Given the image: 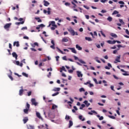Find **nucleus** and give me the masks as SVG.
<instances>
[{
    "mask_svg": "<svg viewBox=\"0 0 129 129\" xmlns=\"http://www.w3.org/2000/svg\"><path fill=\"white\" fill-rule=\"evenodd\" d=\"M67 30L70 33L72 36H75V31L74 30H73L72 27H70L69 28H68Z\"/></svg>",
    "mask_w": 129,
    "mask_h": 129,
    "instance_id": "nucleus-1",
    "label": "nucleus"
},
{
    "mask_svg": "<svg viewBox=\"0 0 129 129\" xmlns=\"http://www.w3.org/2000/svg\"><path fill=\"white\" fill-rule=\"evenodd\" d=\"M11 26H12V23H7L4 26V29L7 30V31H9V29L11 28Z\"/></svg>",
    "mask_w": 129,
    "mask_h": 129,
    "instance_id": "nucleus-2",
    "label": "nucleus"
},
{
    "mask_svg": "<svg viewBox=\"0 0 129 129\" xmlns=\"http://www.w3.org/2000/svg\"><path fill=\"white\" fill-rule=\"evenodd\" d=\"M74 57L75 60H78V61L82 64H86V62H85V61H83L82 59H79V58L77 56H74Z\"/></svg>",
    "mask_w": 129,
    "mask_h": 129,
    "instance_id": "nucleus-3",
    "label": "nucleus"
},
{
    "mask_svg": "<svg viewBox=\"0 0 129 129\" xmlns=\"http://www.w3.org/2000/svg\"><path fill=\"white\" fill-rule=\"evenodd\" d=\"M68 49L69 50H71L72 53H74V54H77V51H76V50H75V48H68Z\"/></svg>",
    "mask_w": 129,
    "mask_h": 129,
    "instance_id": "nucleus-4",
    "label": "nucleus"
},
{
    "mask_svg": "<svg viewBox=\"0 0 129 129\" xmlns=\"http://www.w3.org/2000/svg\"><path fill=\"white\" fill-rule=\"evenodd\" d=\"M110 68H112V66L110 63H108V67H105V69H107V70H109Z\"/></svg>",
    "mask_w": 129,
    "mask_h": 129,
    "instance_id": "nucleus-5",
    "label": "nucleus"
},
{
    "mask_svg": "<svg viewBox=\"0 0 129 129\" xmlns=\"http://www.w3.org/2000/svg\"><path fill=\"white\" fill-rule=\"evenodd\" d=\"M29 120V118H28V117H24L23 119V121L24 122V123H27V122H28Z\"/></svg>",
    "mask_w": 129,
    "mask_h": 129,
    "instance_id": "nucleus-6",
    "label": "nucleus"
},
{
    "mask_svg": "<svg viewBox=\"0 0 129 129\" xmlns=\"http://www.w3.org/2000/svg\"><path fill=\"white\" fill-rule=\"evenodd\" d=\"M43 3H44V7H48V6L50 5V3L48 2V1H46V0H44Z\"/></svg>",
    "mask_w": 129,
    "mask_h": 129,
    "instance_id": "nucleus-7",
    "label": "nucleus"
},
{
    "mask_svg": "<svg viewBox=\"0 0 129 129\" xmlns=\"http://www.w3.org/2000/svg\"><path fill=\"white\" fill-rule=\"evenodd\" d=\"M38 102L36 101V99H33V105H35V106H37L38 105Z\"/></svg>",
    "mask_w": 129,
    "mask_h": 129,
    "instance_id": "nucleus-8",
    "label": "nucleus"
},
{
    "mask_svg": "<svg viewBox=\"0 0 129 129\" xmlns=\"http://www.w3.org/2000/svg\"><path fill=\"white\" fill-rule=\"evenodd\" d=\"M88 114H90V115H92L93 113H95L96 114H97V112L95 111V110H91V112H89Z\"/></svg>",
    "mask_w": 129,
    "mask_h": 129,
    "instance_id": "nucleus-9",
    "label": "nucleus"
},
{
    "mask_svg": "<svg viewBox=\"0 0 129 129\" xmlns=\"http://www.w3.org/2000/svg\"><path fill=\"white\" fill-rule=\"evenodd\" d=\"M13 46H16V47H20V43L19 41H15L13 43Z\"/></svg>",
    "mask_w": 129,
    "mask_h": 129,
    "instance_id": "nucleus-10",
    "label": "nucleus"
},
{
    "mask_svg": "<svg viewBox=\"0 0 129 129\" xmlns=\"http://www.w3.org/2000/svg\"><path fill=\"white\" fill-rule=\"evenodd\" d=\"M67 38H69V37H64L63 38H62L61 42H69V39H68Z\"/></svg>",
    "mask_w": 129,
    "mask_h": 129,
    "instance_id": "nucleus-11",
    "label": "nucleus"
},
{
    "mask_svg": "<svg viewBox=\"0 0 129 129\" xmlns=\"http://www.w3.org/2000/svg\"><path fill=\"white\" fill-rule=\"evenodd\" d=\"M12 56L13 57L15 58L16 60L17 59H18V54H17V53H16L15 52L12 53Z\"/></svg>",
    "mask_w": 129,
    "mask_h": 129,
    "instance_id": "nucleus-12",
    "label": "nucleus"
},
{
    "mask_svg": "<svg viewBox=\"0 0 129 129\" xmlns=\"http://www.w3.org/2000/svg\"><path fill=\"white\" fill-rule=\"evenodd\" d=\"M77 75H78V77H82V76H83V75H82V74H81V72L80 71H77Z\"/></svg>",
    "mask_w": 129,
    "mask_h": 129,
    "instance_id": "nucleus-13",
    "label": "nucleus"
},
{
    "mask_svg": "<svg viewBox=\"0 0 129 129\" xmlns=\"http://www.w3.org/2000/svg\"><path fill=\"white\" fill-rule=\"evenodd\" d=\"M22 89L19 90V95L22 96L23 95V93H24V89H23V87H21Z\"/></svg>",
    "mask_w": 129,
    "mask_h": 129,
    "instance_id": "nucleus-14",
    "label": "nucleus"
},
{
    "mask_svg": "<svg viewBox=\"0 0 129 129\" xmlns=\"http://www.w3.org/2000/svg\"><path fill=\"white\" fill-rule=\"evenodd\" d=\"M36 116H37V117L40 119H43V118H42V117L41 116V114H40V113L38 112H36Z\"/></svg>",
    "mask_w": 129,
    "mask_h": 129,
    "instance_id": "nucleus-15",
    "label": "nucleus"
},
{
    "mask_svg": "<svg viewBox=\"0 0 129 129\" xmlns=\"http://www.w3.org/2000/svg\"><path fill=\"white\" fill-rule=\"evenodd\" d=\"M83 103H85V104L86 105L87 107H88L89 105H90V104L88 103V101L87 100H85L84 101Z\"/></svg>",
    "mask_w": 129,
    "mask_h": 129,
    "instance_id": "nucleus-16",
    "label": "nucleus"
},
{
    "mask_svg": "<svg viewBox=\"0 0 129 129\" xmlns=\"http://www.w3.org/2000/svg\"><path fill=\"white\" fill-rule=\"evenodd\" d=\"M76 48L78 49V50H79V51H81V50H82V47H81L80 46H79V45L78 44H77L76 45Z\"/></svg>",
    "mask_w": 129,
    "mask_h": 129,
    "instance_id": "nucleus-17",
    "label": "nucleus"
},
{
    "mask_svg": "<svg viewBox=\"0 0 129 129\" xmlns=\"http://www.w3.org/2000/svg\"><path fill=\"white\" fill-rule=\"evenodd\" d=\"M115 61H116V62H120V55H119L118 56L116 57Z\"/></svg>",
    "mask_w": 129,
    "mask_h": 129,
    "instance_id": "nucleus-18",
    "label": "nucleus"
},
{
    "mask_svg": "<svg viewBox=\"0 0 129 129\" xmlns=\"http://www.w3.org/2000/svg\"><path fill=\"white\" fill-rule=\"evenodd\" d=\"M50 23L52 27H55V28H57V26L56 25V24H55V21H51Z\"/></svg>",
    "mask_w": 129,
    "mask_h": 129,
    "instance_id": "nucleus-19",
    "label": "nucleus"
},
{
    "mask_svg": "<svg viewBox=\"0 0 129 129\" xmlns=\"http://www.w3.org/2000/svg\"><path fill=\"white\" fill-rule=\"evenodd\" d=\"M79 119L82 120V121H84V120H85V118H83V116L82 115H79Z\"/></svg>",
    "mask_w": 129,
    "mask_h": 129,
    "instance_id": "nucleus-20",
    "label": "nucleus"
},
{
    "mask_svg": "<svg viewBox=\"0 0 129 129\" xmlns=\"http://www.w3.org/2000/svg\"><path fill=\"white\" fill-rule=\"evenodd\" d=\"M33 48H35V47H39V43H38V42H34L33 43Z\"/></svg>",
    "mask_w": 129,
    "mask_h": 129,
    "instance_id": "nucleus-21",
    "label": "nucleus"
},
{
    "mask_svg": "<svg viewBox=\"0 0 129 129\" xmlns=\"http://www.w3.org/2000/svg\"><path fill=\"white\" fill-rule=\"evenodd\" d=\"M35 19L37 20L38 23H42V20H41L40 18L35 17Z\"/></svg>",
    "mask_w": 129,
    "mask_h": 129,
    "instance_id": "nucleus-22",
    "label": "nucleus"
},
{
    "mask_svg": "<svg viewBox=\"0 0 129 129\" xmlns=\"http://www.w3.org/2000/svg\"><path fill=\"white\" fill-rule=\"evenodd\" d=\"M23 111L24 112V113H25L26 114H28V113H29V109H24L23 110Z\"/></svg>",
    "mask_w": 129,
    "mask_h": 129,
    "instance_id": "nucleus-23",
    "label": "nucleus"
},
{
    "mask_svg": "<svg viewBox=\"0 0 129 129\" xmlns=\"http://www.w3.org/2000/svg\"><path fill=\"white\" fill-rule=\"evenodd\" d=\"M72 125H73V121H72V120H70L69 127V128L71 127V126H72Z\"/></svg>",
    "mask_w": 129,
    "mask_h": 129,
    "instance_id": "nucleus-24",
    "label": "nucleus"
},
{
    "mask_svg": "<svg viewBox=\"0 0 129 129\" xmlns=\"http://www.w3.org/2000/svg\"><path fill=\"white\" fill-rule=\"evenodd\" d=\"M85 40L88 41L89 42H91V41H92V39H91V38L88 37H85Z\"/></svg>",
    "mask_w": 129,
    "mask_h": 129,
    "instance_id": "nucleus-25",
    "label": "nucleus"
},
{
    "mask_svg": "<svg viewBox=\"0 0 129 129\" xmlns=\"http://www.w3.org/2000/svg\"><path fill=\"white\" fill-rule=\"evenodd\" d=\"M110 36H111V37H113V38H117V35H116V34L114 33H111Z\"/></svg>",
    "mask_w": 129,
    "mask_h": 129,
    "instance_id": "nucleus-26",
    "label": "nucleus"
},
{
    "mask_svg": "<svg viewBox=\"0 0 129 129\" xmlns=\"http://www.w3.org/2000/svg\"><path fill=\"white\" fill-rule=\"evenodd\" d=\"M97 116L98 117L99 120H102L103 119V116H100V115H97Z\"/></svg>",
    "mask_w": 129,
    "mask_h": 129,
    "instance_id": "nucleus-27",
    "label": "nucleus"
},
{
    "mask_svg": "<svg viewBox=\"0 0 129 129\" xmlns=\"http://www.w3.org/2000/svg\"><path fill=\"white\" fill-rule=\"evenodd\" d=\"M62 71H64L65 72H66V69H65V67H61L60 72H62Z\"/></svg>",
    "mask_w": 129,
    "mask_h": 129,
    "instance_id": "nucleus-28",
    "label": "nucleus"
},
{
    "mask_svg": "<svg viewBox=\"0 0 129 129\" xmlns=\"http://www.w3.org/2000/svg\"><path fill=\"white\" fill-rule=\"evenodd\" d=\"M107 21H108V22H112V17L109 16L108 17V18L107 19Z\"/></svg>",
    "mask_w": 129,
    "mask_h": 129,
    "instance_id": "nucleus-29",
    "label": "nucleus"
},
{
    "mask_svg": "<svg viewBox=\"0 0 129 129\" xmlns=\"http://www.w3.org/2000/svg\"><path fill=\"white\" fill-rule=\"evenodd\" d=\"M24 23H25V21H22L21 22H16V25H23V24H24Z\"/></svg>",
    "mask_w": 129,
    "mask_h": 129,
    "instance_id": "nucleus-30",
    "label": "nucleus"
},
{
    "mask_svg": "<svg viewBox=\"0 0 129 129\" xmlns=\"http://www.w3.org/2000/svg\"><path fill=\"white\" fill-rule=\"evenodd\" d=\"M48 11H47V14L48 15H51V8H47Z\"/></svg>",
    "mask_w": 129,
    "mask_h": 129,
    "instance_id": "nucleus-31",
    "label": "nucleus"
},
{
    "mask_svg": "<svg viewBox=\"0 0 129 129\" xmlns=\"http://www.w3.org/2000/svg\"><path fill=\"white\" fill-rule=\"evenodd\" d=\"M27 128L28 129H33V125L28 124L27 125Z\"/></svg>",
    "mask_w": 129,
    "mask_h": 129,
    "instance_id": "nucleus-32",
    "label": "nucleus"
},
{
    "mask_svg": "<svg viewBox=\"0 0 129 129\" xmlns=\"http://www.w3.org/2000/svg\"><path fill=\"white\" fill-rule=\"evenodd\" d=\"M119 22L122 24V25H124V22H123V20L122 19H119Z\"/></svg>",
    "mask_w": 129,
    "mask_h": 129,
    "instance_id": "nucleus-33",
    "label": "nucleus"
},
{
    "mask_svg": "<svg viewBox=\"0 0 129 129\" xmlns=\"http://www.w3.org/2000/svg\"><path fill=\"white\" fill-rule=\"evenodd\" d=\"M79 91H80V92H85V90L83 88H81L79 89Z\"/></svg>",
    "mask_w": 129,
    "mask_h": 129,
    "instance_id": "nucleus-34",
    "label": "nucleus"
},
{
    "mask_svg": "<svg viewBox=\"0 0 129 129\" xmlns=\"http://www.w3.org/2000/svg\"><path fill=\"white\" fill-rule=\"evenodd\" d=\"M60 88H55L53 89V91H60Z\"/></svg>",
    "mask_w": 129,
    "mask_h": 129,
    "instance_id": "nucleus-35",
    "label": "nucleus"
},
{
    "mask_svg": "<svg viewBox=\"0 0 129 129\" xmlns=\"http://www.w3.org/2000/svg\"><path fill=\"white\" fill-rule=\"evenodd\" d=\"M26 108L27 109H30V105L29 104V103L28 102L26 103Z\"/></svg>",
    "mask_w": 129,
    "mask_h": 129,
    "instance_id": "nucleus-36",
    "label": "nucleus"
},
{
    "mask_svg": "<svg viewBox=\"0 0 129 129\" xmlns=\"http://www.w3.org/2000/svg\"><path fill=\"white\" fill-rule=\"evenodd\" d=\"M55 108H57V106L56 105H52L51 109H55Z\"/></svg>",
    "mask_w": 129,
    "mask_h": 129,
    "instance_id": "nucleus-37",
    "label": "nucleus"
},
{
    "mask_svg": "<svg viewBox=\"0 0 129 129\" xmlns=\"http://www.w3.org/2000/svg\"><path fill=\"white\" fill-rule=\"evenodd\" d=\"M118 14V12L117 11H116V10H115V11L113 12L112 15H116V14Z\"/></svg>",
    "mask_w": 129,
    "mask_h": 129,
    "instance_id": "nucleus-38",
    "label": "nucleus"
},
{
    "mask_svg": "<svg viewBox=\"0 0 129 129\" xmlns=\"http://www.w3.org/2000/svg\"><path fill=\"white\" fill-rule=\"evenodd\" d=\"M108 117L110 118H112V119H115V117H114V116L109 115Z\"/></svg>",
    "mask_w": 129,
    "mask_h": 129,
    "instance_id": "nucleus-39",
    "label": "nucleus"
},
{
    "mask_svg": "<svg viewBox=\"0 0 129 129\" xmlns=\"http://www.w3.org/2000/svg\"><path fill=\"white\" fill-rule=\"evenodd\" d=\"M66 119H67V120H69V119H70V116H69V115H66Z\"/></svg>",
    "mask_w": 129,
    "mask_h": 129,
    "instance_id": "nucleus-40",
    "label": "nucleus"
},
{
    "mask_svg": "<svg viewBox=\"0 0 129 129\" xmlns=\"http://www.w3.org/2000/svg\"><path fill=\"white\" fill-rule=\"evenodd\" d=\"M22 75L25 77H28V74H27L26 73H22Z\"/></svg>",
    "mask_w": 129,
    "mask_h": 129,
    "instance_id": "nucleus-41",
    "label": "nucleus"
},
{
    "mask_svg": "<svg viewBox=\"0 0 129 129\" xmlns=\"http://www.w3.org/2000/svg\"><path fill=\"white\" fill-rule=\"evenodd\" d=\"M58 94H59V92H57L56 93L53 94L52 96H56V95H58Z\"/></svg>",
    "mask_w": 129,
    "mask_h": 129,
    "instance_id": "nucleus-42",
    "label": "nucleus"
},
{
    "mask_svg": "<svg viewBox=\"0 0 129 129\" xmlns=\"http://www.w3.org/2000/svg\"><path fill=\"white\" fill-rule=\"evenodd\" d=\"M100 33H101L102 36H103V37H106V36H105V34H104V33H103V32L102 31H101Z\"/></svg>",
    "mask_w": 129,
    "mask_h": 129,
    "instance_id": "nucleus-43",
    "label": "nucleus"
},
{
    "mask_svg": "<svg viewBox=\"0 0 129 129\" xmlns=\"http://www.w3.org/2000/svg\"><path fill=\"white\" fill-rule=\"evenodd\" d=\"M62 60H64L65 61H67V56H64L62 57Z\"/></svg>",
    "mask_w": 129,
    "mask_h": 129,
    "instance_id": "nucleus-44",
    "label": "nucleus"
},
{
    "mask_svg": "<svg viewBox=\"0 0 129 129\" xmlns=\"http://www.w3.org/2000/svg\"><path fill=\"white\" fill-rule=\"evenodd\" d=\"M118 4H119L120 5H124V2H123V1H119Z\"/></svg>",
    "mask_w": 129,
    "mask_h": 129,
    "instance_id": "nucleus-45",
    "label": "nucleus"
},
{
    "mask_svg": "<svg viewBox=\"0 0 129 129\" xmlns=\"http://www.w3.org/2000/svg\"><path fill=\"white\" fill-rule=\"evenodd\" d=\"M28 28L27 27H24L21 28V30L23 31L24 30H27Z\"/></svg>",
    "mask_w": 129,
    "mask_h": 129,
    "instance_id": "nucleus-46",
    "label": "nucleus"
},
{
    "mask_svg": "<svg viewBox=\"0 0 129 129\" xmlns=\"http://www.w3.org/2000/svg\"><path fill=\"white\" fill-rule=\"evenodd\" d=\"M50 48H51V49H53L54 50H55V45L52 44V45L50 46Z\"/></svg>",
    "mask_w": 129,
    "mask_h": 129,
    "instance_id": "nucleus-47",
    "label": "nucleus"
},
{
    "mask_svg": "<svg viewBox=\"0 0 129 129\" xmlns=\"http://www.w3.org/2000/svg\"><path fill=\"white\" fill-rule=\"evenodd\" d=\"M83 7L84 8H85V9H86L87 10H89V7L87 6L84 5Z\"/></svg>",
    "mask_w": 129,
    "mask_h": 129,
    "instance_id": "nucleus-48",
    "label": "nucleus"
},
{
    "mask_svg": "<svg viewBox=\"0 0 129 129\" xmlns=\"http://www.w3.org/2000/svg\"><path fill=\"white\" fill-rule=\"evenodd\" d=\"M93 81H94V82H95L96 84H98V83L97 82V80H96V79H93Z\"/></svg>",
    "mask_w": 129,
    "mask_h": 129,
    "instance_id": "nucleus-49",
    "label": "nucleus"
},
{
    "mask_svg": "<svg viewBox=\"0 0 129 129\" xmlns=\"http://www.w3.org/2000/svg\"><path fill=\"white\" fill-rule=\"evenodd\" d=\"M65 6H68L69 7V6H70V3L67 2L64 4Z\"/></svg>",
    "mask_w": 129,
    "mask_h": 129,
    "instance_id": "nucleus-50",
    "label": "nucleus"
},
{
    "mask_svg": "<svg viewBox=\"0 0 129 129\" xmlns=\"http://www.w3.org/2000/svg\"><path fill=\"white\" fill-rule=\"evenodd\" d=\"M107 43H108V44H112V41L108 40V41H107Z\"/></svg>",
    "mask_w": 129,
    "mask_h": 129,
    "instance_id": "nucleus-51",
    "label": "nucleus"
},
{
    "mask_svg": "<svg viewBox=\"0 0 129 129\" xmlns=\"http://www.w3.org/2000/svg\"><path fill=\"white\" fill-rule=\"evenodd\" d=\"M51 74H52V73H51V72H49V74L47 75V77H48V78H50V77H51Z\"/></svg>",
    "mask_w": 129,
    "mask_h": 129,
    "instance_id": "nucleus-52",
    "label": "nucleus"
},
{
    "mask_svg": "<svg viewBox=\"0 0 129 129\" xmlns=\"http://www.w3.org/2000/svg\"><path fill=\"white\" fill-rule=\"evenodd\" d=\"M101 3L104 4L106 2H107V0H100Z\"/></svg>",
    "mask_w": 129,
    "mask_h": 129,
    "instance_id": "nucleus-53",
    "label": "nucleus"
},
{
    "mask_svg": "<svg viewBox=\"0 0 129 129\" xmlns=\"http://www.w3.org/2000/svg\"><path fill=\"white\" fill-rule=\"evenodd\" d=\"M39 26L40 28L41 27L43 28V27H45V25L43 24H41L39 25Z\"/></svg>",
    "mask_w": 129,
    "mask_h": 129,
    "instance_id": "nucleus-54",
    "label": "nucleus"
},
{
    "mask_svg": "<svg viewBox=\"0 0 129 129\" xmlns=\"http://www.w3.org/2000/svg\"><path fill=\"white\" fill-rule=\"evenodd\" d=\"M113 76L115 79H116L117 80L118 79V78L116 77V76L113 75Z\"/></svg>",
    "mask_w": 129,
    "mask_h": 129,
    "instance_id": "nucleus-55",
    "label": "nucleus"
},
{
    "mask_svg": "<svg viewBox=\"0 0 129 129\" xmlns=\"http://www.w3.org/2000/svg\"><path fill=\"white\" fill-rule=\"evenodd\" d=\"M9 78L13 81L14 80V78H13V77L12 76H9Z\"/></svg>",
    "mask_w": 129,
    "mask_h": 129,
    "instance_id": "nucleus-56",
    "label": "nucleus"
},
{
    "mask_svg": "<svg viewBox=\"0 0 129 129\" xmlns=\"http://www.w3.org/2000/svg\"><path fill=\"white\" fill-rule=\"evenodd\" d=\"M122 75H123L124 76H128L129 74L126 73H123Z\"/></svg>",
    "mask_w": 129,
    "mask_h": 129,
    "instance_id": "nucleus-57",
    "label": "nucleus"
},
{
    "mask_svg": "<svg viewBox=\"0 0 129 129\" xmlns=\"http://www.w3.org/2000/svg\"><path fill=\"white\" fill-rule=\"evenodd\" d=\"M55 58H56V61H59V58H60L59 56H56Z\"/></svg>",
    "mask_w": 129,
    "mask_h": 129,
    "instance_id": "nucleus-58",
    "label": "nucleus"
},
{
    "mask_svg": "<svg viewBox=\"0 0 129 129\" xmlns=\"http://www.w3.org/2000/svg\"><path fill=\"white\" fill-rule=\"evenodd\" d=\"M89 87H93V86H94V85H93V84H91V83H89Z\"/></svg>",
    "mask_w": 129,
    "mask_h": 129,
    "instance_id": "nucleus-59",
    "label": "nucleus"
},
{
    "mask_svg": "<svg viewBox=\"0 0 129 129\" xmlns=\"http://www.w3.org/2000/svg\"><path fill=\"white\" fill-rule=\"evenodd\" d=\"M21 62L23 63H24L25 64H26V59H24L23 60H22L21 61Z\"/></svg>",
    "mask_w": 129,
    "mask_h": 129,
    "instance_id": "nucleus-60",
    "label": "nucleus"
},
{
    "mask_svg": "<svg viewBox=\"0 0 129 129\" xmlns=\"http://www.w3.org/2000/svg\"><path fill=\"white\" fill-rule=\"evenodd\" d=\"M16 65H18L19 66V65H20V61H16Z\"/></svg>",
    "mask_w": 129,
    "mask_h": 129,
    "instance_id": "nucleus-61",
    "label": "nucleus"
},
{
    "mask_svg": "<svg viewBox=\"0 0 129 129\" xmlns=\"http://www.w3.org/2000/svg\"><path fill=\"white\" fill-rule=\"evenodd\" d=\"M125 33H126V34H127V35H129V31H128V30L126 29V30H125Z\"/></svg>",
    "mask_w": 129,
    "mask_h": 129,
    "instance_id": "nucleus-62",
    "label": "nucleus"
},
{
    "mask_svg": "<svg viewBox=\"0 0 129 129\" xmlns=\"http://www.w3.org/2000/svg\"><path fill=\"white\" fill-rule=\"evenodd\" d=\"M69 73H73V71L72 70H69Z\"/></svg>",
    "mask_w": 129,
    "mask_h": 129,
    "instance_id": "nucleus-63",
    "label": "nucleus"
},
{
    "mask_svg": "<svg viewBox=\"0 0 129 129\" xmlns=\"http://www.w3.org/2000/svg\"><path fill=\"white\" fill-rule=\"evenodd\" d=\"M79 31H80V32H83V28H80L79 29Z\"/></svg>",
    "mask_w": 129,
    "mask_h": 129,
    "instance_id": "nucleus-64",
    "label": "nucleus"
}]
</instances>
